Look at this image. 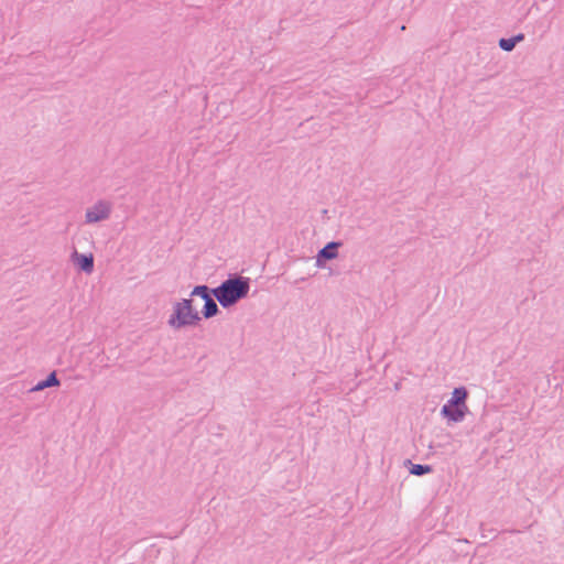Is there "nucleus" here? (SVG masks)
<instances>
[{"mask_svg": "<svg viewBox=\"0 0 564 564\" xmlns=\"http://www.w3.org/2000/svg\"><path fill=\"white\" fill-rule=\"evenodd\" d=\"M250 290V279L229 274L228 278L215 288V299L221 307L229 308L236 305L240 300L247 297Z\"/></svg>", "mask_w": 564, "mask_h": 564, "instance_id": "obj_1", "label": "nucleus"}, {"mask_svg": "<svg viewBox=\"0 0 564 564\" xmlns=\"http://www.w3.org/2000/svg\"><path fill=\"white\" fill-rule=\"evenodd\" d=\"M467 398L468 390L465 387L455 388L452 398L442 406L441 414L451 422H462L468 412Z\"/></svg>", "mask_w": 564, "mask_h": 564, "instance_id": "obj_3", "label": "nucleus"}, {"mask_svg": "<svg viewBox=\"0 0 564 564\" xmlns=\"http://www.w3.org/2000/svg\"><path fill=\"white\" fill-rule=\"evenodd\" d=\"M511 37H512V42H514V44L517 45L519 42L524 40V34L519 33V34L513 35Z\"/></svg>", "mask_w": 564, "mask_h": 564, "instance_id": "obj_12", "label": "nucleus"}, {"mask_svg": "<svg viewBox=\"0 0 564 564\" xmlns=\"http://www.w3.org/2000/svg\"><path fill=\"white\" fill-rule=\"evenodd\" d=\"M341 241H330L327 242L316 256V265L318 268L324 267L326 261L333 260L338 256V249L341 247Z\"/></svg>", "mask_w": 564, "mask_h": 564, "instance_id": "obj_5", "label": "nucleus"}, {"mask_svg": "<svg viewBox=\"0 0 564 564\" xmlns=\"http://www.w3.org/2000/svg\"><path fill=\"white\" fill-rule=\"evenodd\" d=\"M499 47L502 51L511 52L514 50L516 44H514V42H512V37H508V39L502 37L499 40Z\"/></svg>", "mask_w": 564, "mask_h": 564, "instance_id": "obj_11", "label": "nucleus"}, {"mask_svg": "<svg viewBox=\"0 0 564 564\" xmlns=\"http://www.w3.org/2000/svg\"><path fill=\"white\" fill-rule=\"evenodd\" d=\"M191 296H199L204 300V303H206V299L215 297V288L210 289L205 284L196 285L192 290Z\"/></svg>", "mask_w": 564, "mask_h": 564, "instance_id": "obj_9", "label": "nucleus"}, {"mask_svg": "<svg viewBox=\"0 0 564 564\" xmlns=\"http://www.w3.org/2000/svg\"><path fill=\"white\" fill-rule=\"evenodd\" d=\"M200 321L199 312L193 307V300L183 299L174 303L173 313L170 315L167 324L174 329H181L188 326H197Z\"/></svg>", "mask_w": 564, "mask_h": 564, "instance_id": "obj_2", "label": "nucleus"}, {"mask_svg": "<svg viewBox=\"0 0 564 564\" xmlns=\"http://www.w3.org/2000/svg\"><path fill=\"white\" fill-rule=\"evenodd\" d=\"M111 205L106 200H98L93 207L88 208L85 214L87 224H94L109 218Z\"/></svg>", "mask_w": 564, "mask_h": 564, "instance_id": "obj_4", "label": "nucleus"}, {"mask_svg": "<svg viewBox=\"0 0 564 564\" xmlns=\"http://www.w3.org/2000/svg\"><path fill=\"white\" fill-rule=\"evenodd\" d=\"M61 384L59 379L57 378L56 371H52L48 373V376L44 379L39 381L31 391H42L46 388L51 387H58Z\"/></svg>", "mask_w": 564, "mask_h": 564, "instance_id": "obj_7", "label": "nucleus"}, {"mask_svg": "<svg viewBox=\"0 0 564 564\" xmlns=\"http://www.w3.org/2000/svg\"><path fill=\"white\" fill-rule=\"evenodd\" d=\"M72 262L83 272L91 273L94 271L93 253H79L76 249L70 254Z\"/></svg>", "mask_w": 564, "mask_h": 564, "instance_id": "obj_6", "label": "nucleus"}, {"mask_svg": "<svg viewBox=\"0 0 564 564\" xmlns=\"http://www.w3.org/2000/svg\"><path fill=\"white\" fill-rule=\"evenodd\" d=\"M219 312V307L213 296L206 299V303H204L200 316H203L204 318H212L216 316Z\"/></svg>", "mask_w": 564, "mask_h": 564, "instance_id": "obj_8", "label": "nucleus"}, {"mask_svg": "<svg viewBox=\"0 0 564 564\" xmlns=\"http://www.w3.org/2000/svg\"><path fill=\"white\" fill-rule=\"evenodd\" d=\"M405 464L411 465L409 469L410 474L415 476H423L433 471V467L431 465L413 464L410 459H406Z\"/></svg>", "mask_w": 564, "mask_h": 564, "instance_id": "obj_10", "label": "nucleus"}]
</instances>
